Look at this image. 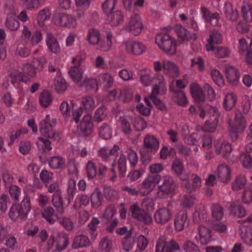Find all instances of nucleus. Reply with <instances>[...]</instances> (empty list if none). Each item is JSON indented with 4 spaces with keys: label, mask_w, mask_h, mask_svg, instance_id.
Here are the masks:
<instances>
[{
    "label": "nucleus",
    "mask_w": 252,
    "mask_h": 252,
    "mask_svg": "<svg viewBox=\"0 0 252 252\" xmlns=\"http://www.w3.org/2000/svg\"><path fill=\"white\" fill-rule=\"evenodd\" d=\"M32 208L31 198L28 195H25L20 203H15L10 208L8 215L10 219L14 221L18 220H25Z\"/></svg>",
    "instance_id": "nucleus-1"
},
{
    "label": "nucleus",
    "mask_w": 252,
    "mask_h": 252,
    "mask_svg": "<svg viewBox=\"0 0 252 252\" xmlns=\"http://www.w3.org/2000/svg\"><path fill=\"white\" fill-rule=\"evenodd\" d=\"M156 43L166 54L173 55L176 52V42L170 35L160 33L157 35Z\"/></svg>",
    "instance_id": "nucleus-2"
},
{
    "label": "nucleus",
    "mask_w": 252,
    "mask_h": 252,
    "mask_svg": "<svg viewBox=\"0 0 252 252\" xmlns=\"http://www.w3.org/2000/svg\"><path fill=\"white\" fill-rule=\"evenodd\" d=\"M153 67L155 71L163 70L165 74L172 78L177 77L179 75V67L175 63L169 60H163L162 62L155 61Z\"/></svg>",
    "instance_id": "nucleus-3"
},
{
    "label": "nucleus",
    "mask_w": 252,
    "mask_h": 252,
    "mask_svg": "<svg viewBox=\"0 0 252 252\" xmlns=\"http://www.w3.org/2000/svg\"><path fill=\"white\" fill-rule=\"evenodd\" d=\"M124 50L133 56H140L147 51L146 46L142 42L134 40H128L122 43Z\"/></svg>",
    "instance_id": "nucleus-4"
},
{
    "label": "nucleus",
    "mask_w": 252,
    "mask_h": 252,
    "mask_svg": "<svg viewBox=\"0 0 252 252\" xmlns=\"http://www.w3.org/2000/svg\"><path fill=\"white\" fill-rule=\"evenodd\" d=\"M131 217L136 220L146 225L153 223V219L150 214L141 208L136 203L132 204L129 207Z\"/></svg>",
    "instance_id": "nucleus-5"
},
{
    "label": "nucleus",
    "mask_w": 252,
    "mask_h": 252,
    "mask_svg": "<svg viewBox=\"0 0 252 252\" xmlns=\"http://www.w3.org/2000/svg\"><path fill=\"white\" fill-rule=\"evenodd\" d=\"M160 179V175H148L140 185L139 193L143 196L149 194L155 189Z\"/></svg>",
    "instance_id": "nucleus-6"
},
{
    "label": "nucleus",
    "mask_w": 252,
    "mask_h": 252,
    "mask_svg": "<svg viewBox=\"0 0 252 252\" xmlns=\"http://www.w3.org/2000/svg\"><path fill=\"white\" fill-rule=\"evenodd\" d=\"M54 23L58 26L72 29L76 28L78 25L77 20L72 15L63 13L55 17Z\"/></svg>",
    "instance_id": "nucleus-7"
},
{
    "label": "nucleus",
    "mask_w": 252,
    "mask_h": 252,
    "mask_svg": "<svg viewBox=\"0 0 252 252\" xmlns=\"http://www.w3.org/2000/svg\"><path fill=\"white\" fill-rule=\"evenodd\" d=\"M161 81L159 82V85H156L153 89L150 97L158 109L162 110L164 108V105L157 96L158 94H165L167 89L163 77L161 76Z\"/></svg>",
    "instance_id": "nucleus-8"
},
{
    "label": "nucleus",
    "mask_w": 252,
    "mask_h": 252,
    "mask_svg": "<svg viewBox=\"0 0 252 252\" xmlns=\"http://www.w3.org/2000/svg\"><path fill=\"white\" fill-rule=\"evenodd\" d=\"M179 249V245L173 240L167 243L166 237L161 236L157 240L156 252H172Z\"/></svg>",
    "instance_id": "nucleus-9"
},
{
    "label": "nucleus",
    "mask_w": 252,
    "mask_h": 252,
    "mask_svg": "<svg viewBox=\"0 0 252 252\" xmlns=\"http://www.w3.org/2000/svg\"><path fill=\"white\" fill-rule=\"evenodd\" d=\"M173 217L172 211L169 208L163 207L155 211L154 218L158 224L164 225L170 221Z\"/></svg>",
    "instance_id": "nucleus-10"
},
{
    "label": "nucleus",
    "mask_w": 252,
    "mask_h": 252,
    "mask_svg": "<svg viewBox=\"0 0 252 252\" xmlns=\"http://www.w3.org/2000/svg\"><path fill=\"white\" fill-rule=\"evenodd\" d=\"M143 29V24L140 16L137 14H134L130 17L127 30L134 36L139 35Z\"/></svg>",
    "instance_id": "nucleus-11"
},
{
    "label": "nucleus",
    "mask_w": 252,
    "mask_h": 252,
    "mask_svg": "<svg viewBox=\"0 0 252 252\" xmlns=\"http://www.w3.org/2000/svg\"><path fill=\"white\" fill-rule=\"evenodd\" d=\"M162 181V184L158 187L159 191L158 192V195L159 196L161 193L166 195L172 194L176 187L173 178L169 175H165L163 176Z\"/></svg>",
    "instance_id": "nucleus-12"
},
{
    "label": "nucleus",
    "mask_w": 252,
    "mask_h": 252,
    "mask_svg": "<svg viewBox=\"0 0 252 252\" xmlns=\"http://www.w3.org/2000/svg\"><path fill=\"white\" fill-rule=\"evenodd\" d=\"M174 30L178 37L183 42H188L191 40H196L198 38L197 35L196 33L190 32L181 24L175 25Z\"/></svg>",
    "instance_id": "nucleus-13"
},
{
    "label": "nucleus",
    "mask_w": 252,
    "mask_h": 252,
    "mask_svg": "<svg viewBox=\"0 0 252 252\" xmlns=\"http://www.w3.org/2000/svg\"><path fill=\"white\" fill-rule=\"evenodd\" d=\"M86 38L89 44L95 46L96 49L100 51V46L101 45L102 38L99 30L94 28L89 29L87 32Z\"/></svg>",
    "instance_id": "nucleus-14"
},
{
    "label": "nucleus",
    "mask_w": 252,
    "mask_h": 252,
    "mask_svg": "<svg viewBox=\"0 0 252 252\" xmlns=\"http://www.w3.org/2000/svg\"><path fill=\"white\" fill-rule=\"evenodd\" d=\"M22 33L23 36L25 38L29 40V42L32 46L37 45L42 39V35L40 31H36L32 33L29 28L26 25L23 26Z\"/></svg>",
    "instance_id": "nucleus-15"
},
{
    "label": "nucleus",
    "mask_w": 252,
    "mask_h": 252,
    "mask_svg": "<svg viewBox=\"0 0 252 252\" xmlns=\"http://www.w3.org/2000/svg\"><path fill=\"white\" fill-rule=\"evenodd\" d=\"M246 127V121L241 112L235 114L234 122L229 124V128L238 133H242Z\"/></svg>",
    "instance_id": "nucleus-16"
},
{
    "label": "nucleus",
    "mask_w": 252,
    "mask_h": 252,
    "mask_svg": "<svg viewBox=\"0 0 252 252\" xmlns=\"http://www.w3.org/2000/svg\"><path fill=\"white\" fill-rule=\"evenodd\" d=\"M200 9L202 17L205 21L209 22L214 27H220L221 26L220 23V17L218 13H212L208 8L205 6H201Z\"/></svg>",
    "instance_id": "nucleus-17"
},
{
    "label": "nucleus",
    "mask_w": 252,
    "mask_h": 252,
    "mask_svg": "<svg viewBox=\"0 0 252 252\" xmlns=\"http://www.w3.org/2000/svg\"><path fill=\"white\" fill-rule=\"evenodd\" d=\"M39 131L42 135L55 140H59L61 138L60 134L53 128L50 124L40 123Z\"/></svg>",
    "instance_id": "nucleus-18"
},
{
    "label": "nucleus",
    "mask_w": 252,
    "mask_h": 252,
    "mask_svg": "<svg viewBox=\"0 0 252 252\" xmlns=\"http://www.w3.org/2000/svg\"><path fill=\"white\" fill-rule=\"evenodd\" d=\"M224 72L229 83L233 85L237 84L240 79V74L236 67L230 64L226 65L224 67Z\"/></svg>",
    "instance_id": "nucleus-19"
},
{
    "label": "nucleus",
    "mask_w": 252,
    "mask_h": 252,
    "mask_svg": "<svg viewBox=\"0 0 252 252\" xmlns=\"http://www.w3.org/2000/svg\"><path fill=\"white\" fill-rule=\"evenodd\" d=\"M120 150V147L117 145H114L112 147L105 146L98 150L97 155L104 161L108 162L111 156L118 155Z\"/></svg>",
    "instance_id": "nucleus-20"
},
{
    "label": "nucleus",
    "mask_w": 252,
    "mask_h": 252,
    "mask_svg": "<svg viewBox=\"0 0 252 252\" xmlns=\"http://www.w3.org/2000/svg\"><path fill=\"white\" fill-rule=\"evenodd\" d=\"M189 221L186 211L181 210L178 212L175 216L174 222L176 231L183 230L186 226H188Z\"/></svg>",
    "instance_id": "nucleus-21"
},
{
    "label": "nucleus",
    "mask_w": 252,
    "mask_h": 252,
    "mask_svg": "<svg viewBox=\"0 0 252 252\" xmlns=\"http://www.w3.org/2000/svg\"><path fill=\"white\" fill-rule=\"evenodd\" d=\"M75 9L74 11L76 18L81 19L86 14L91 5L90 0H74Z\"/></svg>",
    "instance_id": "nucleus-22"
},
{
    "label": "nucleus",
    "mask_w": 252,
    "mask_h": 252,
    "mask_svg": "<svg viewBox=\"0 0 252 252\" xmlns=\"http://www.w3.org/2000/svg\"><path fill=\"white\" fill-rule=\"evenodd\" d=\"M143 146L151 153H156L159 147V142L154 136L148 135L146 136L143 140Z\"/></svg>",
    "instance_id": "nucleus-23"
},
{
    "label": "nucleus",
    "mask_w": 252,
    "mask_h": 252,
    "mask_svg": "<svg viewBox=\"0 0 252 252\" xmlns=\"http://www.w3.org/2000/svg\"><path fill=\"white\" fill-rule=\"evenodd\" d=\"M46 43L48 49L54 54H58L61 51V47L57 39L50 32H47L46 36Z\"/></svg>",
    "instance_id": "nucleus-24"
},
{
    "label": "nucleus",
    "mask_w": 252,
    "mask_h": 252,
    "mask_svg": "<svg viewBox=\"0 0 252 252\" xmlns=\"http://www.w3.org/2000/svg\"><path fill=\"white\" fill-rule=\"evenodd\" d=\"M93 128V123L92 116L87 114L83 119L80 124V130L82 134L84 136L90 135Z\"/></svg>",
    "instance_id": "nucleus-25"
},
{
    "label": "nucleus",
    "mask_w": 252,
    "mask_h": 252,
    "mask_svg": "<svg viewBox=\"0 0 252 252\" xmlns=\"http://www.w3.org/2000/svg\"><path fill=\"white\" fill-rule=\"evenodd\" d=\"M231 173L230 167L225 164H220L217 168V176L223 183H226L231 180Z\"/></svg>",
    "instance_id": "nucleus-26"
},
{
    "label": "nucleus",
    "mask_w": 252,
    "mask_h": 252,
    "mask_svg": "<svg viewBox=\"0 0 252 252\" xmlns=\"http://www.w3.org/2000/svg\"><path fill=\"white\" fill-rule=\"evenodd\" d=\"M180 179L182 180V185L187 189L188 192H191L195 190L196 189L199 188L201 185V180L199 177L197 175H193L192 179L193 185H191L189 182L188 177L185 178L180 177Z\"/></svg>",
    "instance_id": "nucleus-27"
},
{
    "label": "nucleus",
    "mask_w": 252,
    "mask_h": 252,
    "mask_svg": "<svg viewBox=\"0 0 252 252\" xmlns=\"http://www.w3.org/2000/svg\"><path fill=\"white\" fill-rule=\"evenodd\" d=\"M216 152L217 154L221 155L226 157L231 151L230 144L225 140L220 139L218 140L215 144Z\"/></svg>",
    "instance_id": "nucleus-28"
},
{
    "label": "nucleus",
    "mask_w": 252,
    "mask_h": 252,
    "mask_svg": "<svg viewBox=\"0 0 252 252\" xmlns=\"http://www.w3.org/2000/svg\"><path fill=\"white\" fill-rule=\"evenodd\" d=\"M190 92L191 95L196 102L201 103L205 101V95L202 88L198 84L196 83H191L190 85Z\"/></svg>",
    "instance_id": "nucleus-29"
},
{
    "label": "nucleus",
    "mask_w": 252,
    "mask_h": 252,
    "mask_svg": "<svg viewBox=\"0 0 252 252\" xmlns=\"http://www.w3.org/2000/svg\"><path fill=\"white\" fill-rule=\"evenodd\" d=\"M207 43L205 45L207 51L214 50L215 45L219 44L222 42V36L217 31L213 32L207 40Z\"/></svg>",
    "instance_id": "nucleus-30"
},
{
    "label": "nucleus",
    "mask_w": 252,
    "mask_h": 252,
    "mask_svg": "<svg viewBox=\"0 0 252 252\" xmlns=\"http://www.w3.org/2000/svg\"><path fill=\"white\" fill-rule=\"evenodd\" d=\"M223 13L225 17L231 22H236L239 17V13L237 9L232 7L231 3L226 2L223 7Z\"/></svg>",
    "instance_id": "nucleus-31"
},
{
    "label": "nucleus",
    "mask_w": 252,
    "mask_h": 252,
    "mask_svg": "<svg viewBox=\"0 0 252 252\" xmlns=\"http://www.w3.org/2000/svg\"><path fill=\"white\" fill-rule=\"evenodd\" d=\"M68 243V236L64 233H60L55 240L56 250L58 252L64 250L67 247Z\"/></svg>",
    "instance_id": "nucleus-32"
},
{
    "label": "nucleus",
    "mask_w": 252,
    "mask_h": 252,
    "mask_svg": "<svg viewBox=\"0 0 252 252\" xmlns=\"http://www.w3.org/2000/svg\"><path fill=\"white\" fill-rule=\"evenodd\" d=\"M237 101V96L234 93H227L223 97V106L226 110H231L234 107Z\"/></svg>",
    "instance_id": "nucleus-33"
},
{
    "label": "nucleus",
    "mask_w": 252,
    "mask_h": 252,
    "mask_svg": "<svg viewBox=\"0 0 252 252\" xmlns=\"http://www.w3.org/2000/svg\"><path fill=\"white\" fill-rule=\"evenodd\" d=\"M90 245L91 242L89 238L85 235L81 234L75 237L72 247L74 249H77L86 247Z\"/></svg>",
    "instance_id": "nucleus-34"
},
{
    "label": "nucleus",
    "mask_w": 252,
    "mask_h": 252,
    "mask_svg": "<svg viewBox=\"0 0 252 252\" xmlns=\"http://www.w3.org/2000/svg\"><path fill=\"white\" fill-rule=\"evenodd\" d=\"M170 91L173 93V96L176 103L180 106H185L188 103V99L185 93L170 87Z\"/></svg>",
    "instance_id": "nucleus-35"
},
{
    "label": "nucleus",
    "mask_w": 252,
    "mask_h": 252,
    "mask_svg": "<svg viewBox=\"0 0 252 252\" xmlns=\"http://www.w3.org/2000/svg\"><path fill=\"white\" fill-rule=\"evenodd\" d=\"M199 241L202 245H206L211 241L210 230L204 226H200L198 228Z\"/></svg>",
    "instance_id": "nucleus-36"
},
{
    "label": "nucleus",
    "mask_w": 252,
    "mask_h": 252,
    "mask_svg": "<svg viewBox=\"0 0 252 252\" xmlns=\"http://www.w3.org/2000/svg\"><path fill=\"white\" fill-rule=\"evenodd\" d=\"M52 204L56 208L59 214L63 215L64 213L62 191L54 193L52 196Z\"/></svg>",
    "instance_id": "nucleus-37"
},
{
    "label": "nucleus",
    "mask_w": 252,
    "mask_h": 252,
    "mask_svg": "<svg viewBox=\"0 0 252 252\" xmlns=\"http://www.w3.org/2000/svg\"><path fill=\"white\" fill-rule=\"evenodd\" d=\"M107 20L112 26H118L124 22V16L121 11H116L108 15Z\"/></svg>",
    "instance_id": "nucleus-38"
},
{
    "label": "nucleus",
    "mask_w": 252,
    "mask_h": 252,
    "mask_svg": "<svg viewBox=\"0 0 252 252\" xmlns=\"http://www.w3.org/2000/svg\"><path fill=\"white\" fill-rule=\"evenodd\" d=\"M103 198V195L100 190L97 188L95 189L91 196L92 207L95 209L98 208L102 205Z\"/></svg>",
    "instance_id": "nucleus-39"
},
{
    "label": "nucleus",
    "mask_w": 252,
    "mask_h": 252,
    "mask_svg": "<svg viewBox=\"0 0 252 252\" xmlns=\"http://www.w3.org/2000/svg\"><path fill=\"white\" fill-rule=\"evenodd\" d=\"M69 74L76 83H78L83 78V71L80 66L74 65L71 66L68 71Z\"/></svg>",
    "instance_id": "nucleus-40"
},
{
    "label": "nucleus",
    "mask_w": 252,
    "mask_h": 252,
    "mask_svg": "<svg viewBox=\"0 0 252 252\" xmlns=\"http://www.w3.org/2000/svg\"><path fill=\"white\" fill-rule=\"evenodd\" d=\"M113 33L110 31L107 32L106 33L105 39H102L101 45L100 46V51L106 52L111 50L113 46Z\"/></svg>",
    "instance_id": "nucleus-41"
},
{
    "label": "nucleus",
    "mask_w": 252,
    "mask_h": 252,
    "mask_svg": "<svg viewBox=\"0 0 252 252\" xmlns=\"http://www.w3.org/2000/svg\"><path fill=\"white\" fill-rule=\"evenodd\" d=\"M240 234L245 243L249 246L252 245V231L247 226L242 225L240 228Z\"/></svg>",
    "instance_id": "nucleus-42"
},
{
    "label": "nucleus",
    "mask_w": 252,
    "mask_h": 252,
    "mask_svg": "<svg viewBox=\"0 0 252 252\" xmlns=\"http://www.w3.org/2000/svg\"><path fill=\"white\" fill-rule=\"evenodd\" d=\"M230 212L236 217L241 218L246 214L245 209L238 201L232 202L230 205Z\"/></svg>",
    "instance_id": "nucleus-43"
},
{
    "label": "nucleus",
    "mask_w": 252,
    "mask_h": 252,
    "mask_svg": "<svg viewBox=\"0 0 252 252\" xmlns=\"http://www.w3.org/2000/svg\"><path fill=\"white\" fill-rule=\"evenodd\" d=\"M42 217L50 224H54L58 220V216L55 213L53 208L48 207L42 212Z\"/></svg>",
    "instance_id": "nucleus-44"
},
{
    "label": "nucleus",
    "mask_w": 252,
    "mask_h": 252,
    "mask_svg": "<svg viewBox=\"0 0 252 252\" xmlns=\"http://www.w3.org/2000/svg\"><path fill=\"white\" fill-rule=\"evenodd\" d=\"M36 144L38 150L41 152H48L52 149L51 142L47 139L39 137Z\"/></svg>",
    "instance_id": "nucleus-45"
},
{
    "label": "nucleus",
    "mask_w": 252,
    "mask_h": 252,
    "mask_svg": "<svg viewBox=\"0 0 252 252\" xmlns=\"http://www.w3.org/2000/svg\"><path fill=\"white\" fill-rule=\"evenodd\" d=\"M44 3L43 0H24V7L30 11H36L41 7Z\"/></svg>",
    "instance_id": "nucleus-46"
},
{
    "label": "nucleus",
    "mask_w": 252,
    "mask_h": 252,
    "mask_svg": "<svg viewBox=\"0 0 252 252\" xmlns=\"http://www.w3.org/2000/svg\"><path fill=\"white\" fill-rule=\"evenodd\" d=\"M210 74L214 83L220 87L224 86V79L222 74L217 69H212Z\"/></svg>",
    "instance_id": "nucleus-47"
},
{
    "label": "nucleus",
    "mask_w": 252,
    "mask_h": 252,
    "mask_svg": "<svg viewBox=\"0 0 252 252\" xmlns=\"http://www.w3.org/2000/svg\"><path fill=\"white\" fill-rule=\"evenodd\" d=\"M54 89L58 93L64 92L67 88V85L64 78L61 76H57L54 80Z\"/></svg>",
    "instance_id": "nucleus-48"
},
{
    "label": "nucleus",
    "mask_w": 252,
    "mask_h": 252,
    "mask_svg": "<svg viewBox=\"0 0 252 252\" xmlns=\"http://www.w3.org/2000/svg\"><path fill=\"white\" fill-rule=\"evenodd\" d=\"M242 16L247 22H252V6L250 3L244 2L241 8Z\"/></svg>",
    "instance_id": "nucleus-49"
},
{
    "label": "nucleus",
    "mask_w": 252,
    "mask_h": 252,
    "mask_svg": "<svg viewBox=\"0 0 252 252\" xmlns=\"http://www.w3.org/2000/svg\"><path fill=\"white\" fill-rule=\"evenodd\" d=\"M8 193L11 199L15 202H18L20 200L21 189L16 185H10L8 188Z\"/></svg>",
    "instance_id": "nucleus-50"
},
{
    "label": "nucleus",
    "mask_w": 252,
    "mask_h": 252,
    "mask_svg": "<svg viewBox=\"0 0 252 252\" xmlns=\"http://www.w3.org/2000/svg\"><path fill=\"white\" fill-rule=\"evenodd\" d=\"M100 223V221L99 219L97 217H94L92 218L90 222L88 224L89 229L91 231L90 234L93 239H95L97 236L96 229Z\"/></svg>",
    "instance_id": "nucleus-51"
},
{
    "label": "nucleus",
    "mask_w": 252,
    "mask_h": 252,
    "mask_svg": "<svg viewBox=\"0 0 252 252\" xmlns=\"http://www.w3.org/2000/svg\"><path fill=\"white\" fill-rule=\"evenodd\" d=\"M134 244V238L131 236L130 233H128L122 241V246L124 251L126 252H130L132 249Z\"/></svg>",
    "instance_id": "nucleus-52"
},
{
    "label": "nucleus",
    "mask_w": 252,
    "mask_h": 252,
    "mask_svg": "<svg viewBox=\"0 0 252 252\" xmlns=\"http://www.w3.org/2000/svg\"><path fill=\"white\" fill-rule=\"evenodd\" d=\"M76 182L74 179H69L67 186V199L68 203L73 200L76 192Z\"/></svg>",
    "instance_id": "nucleus-53"
},
{
    "label": "nucleus",
    "mask_w": 252,
    "mask_h": 252,
    "mask_svg": "<svg viewBox=\"0 0 252 252\" xmlns=\"http://www.w3.org/2000/svg\"><path fill=\"white\" fill-rule=\"evenodd\" d=\"M172 170L179 177L185 178V177L182 176L184 170L183 163L182 161L179 158H176L172 163Z\"/></svg>",
    "instance_id": "nucleus-54"
},
{
    "label": "nucleus",
    "mask_w": 252,
    "mask_h": 252,
    "mask_svg": "<svg viewBox=\"0 0 252 252\" xmlns=\"http://www.w3.org/2000/svg\"><path fill=\"white\" fill-rule=\"evenodd\" d=\"M39 99L40 104L43 107H48L52 101L51 94L46 91H44L40 94Z\"/></svg>",
    "instance_id": "nucleus-55"
},
{
    "label": "nucleus",
    "mask_w": 252,
    "mask_h": 252,
    "mask_svg": "<svg viewBox=\"0 0 252 252\" xmlns=\"http://www.w3.org/2000/svg\"><path fill=\"white\" fill-rule=\"evenodd\" d=\"M89 202V199L87 195L85 194L78 195L75 198L74 208L77 210L80 208L82 206H87Z\"/></svg>",
    "instance_id": "nucleus-56"
},
{
    "label": "nucleus",
    "mask_w": 252,
    "mask_h": 252,
    "mask_svg": "<svg viewBox=\"0 0 252 252\" xmlns=\"http://www.w3.org/2000/svg\"><path fill=\"white\" fill-rule=\"evenodd\" d=\"M64 163V160L59 156L53 157L49 161V166L52 169L63 168Z\"/></svg>",
    "instance_id": "nucleus-57"
},
{
    "label": "nucleus",
    "mask_w": 252,
    "mask_h": 252,
    "mask_svg": "<svg viewBox=\"0 0 252 252\" xmlns=\"http://www.w3.org/2000/svg\"><path fill=\"white\" fill-rule=\"evenodd\" d=\"M50 14V10L48 8H43L39 11L37 21L40 27L44 25V22L49 18Z\"/></svg>",
    "instance_id": "nucleus-58"
},
{
    "label": "nucleus",
    "mask_w": 252,
    "mask_h": 252,
    "mask_svg": "<svg viewBox=\"0 0 252 252\" xmlns=\"http://www.w3.org/2000/svg\"><path fill=\"white\" fill-rule=\"evenodd\" d=\"M112 242L108 237H104L99 243V249L101 252H109L112 249Z\"/></svg>",
    "instance_id": "nucleus-59"
},
{
    "label": "nucleus",
    "mask_w": 252,
    "mask_h": 252,
    "mask_svg": "<svg viewBox=\"0 0 252 252\" xmlns=\"http://www.w3.org/2000/svg\"><path fill=\"white\" fill-rule=\"evenodd\" d=\"M22 73L24 76L32 77L35 76L36 70L32 64L25 63L22 66Z\"/></svg>",
    "instance_id": "nucleus-60"
},
{
    "label": "nucleus",
    "mask_w": 252,
    "mask_h": 252,
    "mask_svg": "<svg viewBox=\"0 0 252 252\" xmlns=\"http://www.w3.org/2000/svg\"><path fill=\"white\" fill-rule=\"evenodd\" d=\"M117 164L120 176L124 177L126 171V159L125 155H120Z\"/></svg>",
    "instance_id": "nucleus-61"
},
{
    "label": "nucleus",
    "mask_w": 252,
    "mask_h": 252,
    "mask_svg": "<svg viewBox=\"0 0 252 252\" xmlns=\"http://www.w3.org/2000/svg\"><path fill=\"white\" fill-rule=\"evenodd\" d=\"M116 2L117 0H105L102 4L103 12L108 15L112 13Z\"/></svg>",
    "instance_id": "nucleus-62"
},
{
    "label": "nucleus",
    "mask_w": 252,
    "mask_h": 252,
    "mask_svg": "<svg viewBox=\"0 0 252 252\" xmlns=\"http://www.w3.org/2000/svg\"><path fill=\"white\" fill-rule=\"evenodd\" d=\"M5 25L10 31H15L18 29L20 23L15 16H10L7 18Z\"/></svg>",
    "instance_id": "nucleus-63"
},
{
    "label": "nucleus",
    "mask_w": 252,
    "mask_h": 252,
    "mask_svg": "<svg viewBox=\"0 0 252 252\" xmlns=\"http://www.w3.org/2000/svg\"><path fill=\"white\" fill-rule=\"evenodd\" d=\"M240 160L245 168L250 169L252 167V157L249 154L245 153L241 154Z\"/></svg>",
    "instance_id": "nucleus-64"
}]
</instances>
